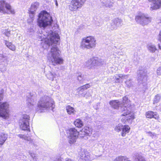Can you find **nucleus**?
Segmentation results:
<instances>
[{"label":"nucleus","instance_id":"31","mask_svg":"<svg viewBox=\"0 0 161 161\" xmlns=\"http://www.w3.org/2000/svg\"><path fill=\"white\" fill-rule=\"evenodd\" d=\"M74 124L76 127L79 128H80L83 125L82 122L80 119H76L74 122Z\"/></svg>","mask_w":161,"mask_h":161},{"label":"nucleus","instance_id":"12","mask_svg":"<svg viewBox=\"0 0 161 161\" xmlns=\"http://www.w3.org/2000/svg\"><path fill=\"white\" fill-rule=\"evenodd\" d=\"M130 129V127L128 125H123L121 124H119L116 125L114 130L118 132L121 131V136L123 137H124L126 134L129 132Z\"/></svg>","mask_w":161,"mask_h":161},{"label":"nucleus","instance_id":"2","mask_svg":"<svg viewBox=\"0 0 161 161\" xmlns=\"http://www.w3.org/2000/svg\"><path fill=\"white\" fill-rule=\"evenodd\" d=\"M53 21L51 16L46 11H42L39 14L37 22L40 27L45 28L50 25Z\"/></svg>","mask_w":161,"mask_h":161},{"label":"nucleus","instance_id":"55","mask_svg":"<svg viewBox=\"0 0 161 161\" xmlns=\"http://www.w3.org/2000/svg\"><path fill=\"white\" fill-rule=\"evenodd\" d=\"M62 161L61 159V158H58V161Z\"/></svg>","mask_w":161,"mask_h":161},{"label":"nucleus","instance_id":"6","mask_svg":"<svg viewBox=\"0 0 161 161\" xmlns=\"http://www.w3.org/2000/svg\"><path fill=\"white\" fill-rule=\"evenodd\" d=\"M123 102L119 101L118 100H114L111 101L109 102V104L111 107L115 109H118L119 107H121V110L125 109H127L126 105L128 103V100L126 97H123Z\"/></svg>","mask_w":161,"mask_h":161},{"label":"nucleus","instance_id":"54","mask_svg":"<svg viewBox=\"0 0 161 161\" xmlns=\"http://www.w3.org/2000/svg\"><path fill=\"white\" fill-rule=\"evenodd\" d=\"M158 47H159V49H161V47L160 46L159 44L158 45Z\"/></svg>","mask_w":161,"mask_h":161},{"label":"nucleus","instance_id":"17","mask_svg":"<svg viewBox=\"0 0 161 161\" xmlns=\"http://www.w3.org/2000/svg\"><path fill=\"white\" fill-rule=\"evenodd\" d=\"M152 3L150 9L155 10L159 8L161 6V0H148Z\"/></svg>","mask_w":161,"mask_h":161},{"label":"nucleus","instance_id":"53","mask_svg":"<svg viewBox=\"0 0 161 161\" xmlns=\"http://www.w3.org/2000/svg\"><path fill=\"white\" fill-rule=\"evenodd\" d=\"M119 78H116V82H119Z\"/></svg>","mask_w":161,"mask_h":161},{"label":"nucleus","instance_id":"22","mask_svg":"<svg viewBox=\"0 0 161 161\" xmlns=\"http://www.w3.org/2000/svg\"><path fill=\"white\" fill-rule=\"evenodd\" d=\"M146 117L147 118L151 119L155 118L158 119L159 118L158 115L156 112H153L152 111H148L146 114Z\"/></svg>","mask_w":161,"mask_h":161},{"label":"nucleus","instance_id":"46","mask_svg":"<svg viewBox=\"0 0 161 161\" xmlns=\"http://www.w3.org/2000/svg\"><path fill=\"white\" fill-rule=\"evenodd\" d=\"M85 87V88L86 89H87V88H89L90 87V85L89 84H87L85 85H84Z\"/></svg>","mask_w":161,"mask_h":161},{"label":"nucleus","instance_id":"40","mask_svg":"<svg viewBox=\"0 0 161 161\" xmlns=\"http://www.w3.org/2000/svg\"><path fill=\"white\" fill-rule=\"evenodd\" d=\"M118 77L122 79H126L128 78V75H124L122 74H119L118 75Z\"/></svg>","mask_w":161,"mask_h":161},{"label":"nucleus","instance_id":"16","mask_svg":"<svg viewBox=\"0 0 161 161\" xmlns=\"http://www.w3.org/2000/svg\"><path fill=\"white\" fill-rule=\"evenodd\" d=\"M92 130L91 128L89 127H85L84 128L82 129L78 132V135L80 137L84 138L85 136L90 135L91 134Z\"/></svg>","mask_w":161,"mask_h":161},{"label":"nucleus","instance_id":"15","mask_svg":"<svg viewBox=\"0 0 161 161\" xmlns=\"http://www.w3.org/2000/svg\"><path fill=\"white\" fill-rule=\"evenodd\" d=\"M92 130L91 128L89 127H85L84 128L82 129L78 132V135L80 137L84 138L85 136L90 135L91 134Z\"/></svg>","mask_w":161,"mask_h":161},{"label":"nucleus","instance_id":"13","mask_svg":"<svg viewBox=\"0 0 161 161\" xmlns=\"http://www.w3.org/2000/svg\"><path fill=\"white\" fill-rule=\"evenodd\" d=\"M124 113L122 114L123 117L121 119V121L124 123L127 124V123H130V120L134 119V116L132 115L130 112L127 109H125L123 110Z\"/></svg>","mask_w":161,"mask_h":161},{"label":"nucleus","instance_id":"32","mask_svg":"<svg viewBox=\"0 0 161 161\" xmlns=\"http://www.w3.org/2000/svg\"><path fill=\"white\" fill-rule=\"evenodd\" d=\"M56 75L54 72L52 73L51 72H49L47 75H46V76L47 78L49 80L52 81L53 80L54 78Z\"/></svg>","mask_w":161,"mask_h":161},{"label":"nucleus","instance_id":"10","mask_svg":"<svg viewBox=\"0 0 161 161\" xmlns=\"http://www.w3.org/2000/svg\"><path fill=\"white\" fill-rule=\"evenodd\" d=\"M8 104L7 102L0 103V116L5 119L9 117Z\"/></svg>","mask_w":161,"mask_h":161},{"label":"nucleus","instance_id":"8","mask_svg":"<svg viewBox=\"0 0 161 161\" xmlns=\"http://www.w3.org/2000/svg\"><path fill=\"white\" fill-rule=\"evenodd\" d=\"M30 118L29 115L24 114L22 116L19 122L20 127L22 130L30 131L29 123Z\"/></svg>","mask_w":161,"mask_h":161},{"label":"nucleus","instance_id":"47","mask_svg":"<svg viewBox=\"0 0 161 161\" xmlns=\"http://www.w3.org/2000/svg\"><path fill=\"white\" fill-rule=\"evenodd\" d=\"M158 36V40L161 42V30L159 32Z\"/></svg>","mask_w":161,"mask_h":161},{"label":"nucleus","instance_id":"35","mask_svg":"<svg viewBox=\"0 0 161 161\" xmlns=\"http://www.w3.org/2000/svg\"><path fill=\"white\" fill-rule=\"evenodd\" d=\"M86 75H82L81 74L77 76V79L80 81L82 80H85L86 79Z\"/></svg>","mask_w":161,"mask_h":161},{"label":"nucleus","instance_id":"42","mask_svg":"<svg viewBox=\"0 0 161 161\" xmlns=\"http://www.w3.org/2000/svg\"><path fill=\"white\" fill-rule=\"evenodd\" d=\"M157 74L158 75H161V66L157 69Z\"/></svg>","mask_w":161,"mask_h":161},{"label":"nucleus","instance_id":"30","mask_svg":"<svg viewBox=\"0 0 161 161\" xmlns=\"http://www.w3.org/2000/svg\"><path fill=\"white\" fill-rule=\"evenodd\" d=\"M5 41V45L7 47H8L9 49L12 51L15 50V47L12 43L11 42H9L6 40Z\"/></svg>","mask_w":161,"mask_h":161},{"label":"nucleus","instance_id":"21","mask_svg":"<svg viewBox=\"0 0 161 161\" xmlns=\"http://www.w3.org/2000/svg\"><path fill=\"white\" fill-rule=\"evenodd\" d=\"M93 58H91L85 63V66L89 69H92L95 68Z\"/></svg>","mask_w":161,"mask_h":161},{"label":"nucleus","instance_id":"58","mask_svg":"<svg viewBox=\"0 0 161 161\" xmlns=\"http://www.w3.org/2000/svg\"><path fill=\"white\" fill-rule=\"evenodd\" d=\"M86 94H87V93H86Z\"/></svg>","mask_w":161,"mask_h":161},{"label":"nucleus","instance_id":"52","mask_svg":"<svg viewBox=\"0 0 161 161\" xmlns=\"http://www.w3.org/2000/svg\"><path fill=\"white\" fill-rule=\"evenodd\" d=\"M66 161H74L72 160H71L70 159L66 158Z\"/></svg>","mask_w":161,"mask_h":161},{"label":"nucleus","instance_id":"49","mask_svg":"<svg viewBox=\"0 0 161 161\" xmlns=\"http://www.w3.org/2000/svg\"><path fill=\"white\" fill-rule=\"evenodd\" d=\"M31 14L30 15V17L32 19L34 17V12L33 13H32L31 12H30Z\"/></svg>","mask_w":161,"mask_h":161},{"label":"nucleus","instance_id":"24","mask_svg":"<svg viewBox=\"0 0 161 161\" xmlns=\"http://www.w3.org/2000/svg\"><path fill=\"white\" fill-rule=\"evenodd\" d=\"M147 47L149 52L151 53H154L158 50L156 46L152 43L148 44L147 45Z\"/></svg>","mask_w":161,"mask_h":161},{"label":"nucleus","instance_id":"33","mask_svg":"<svg viewBox=\"0 0 161 161\" xmlns=\"http://www.w3.org/2000/svg\"><path fill=\"white\" fill-rule=\"evenodd\" d=\"M78 90H79V93L80 94L81 96L83 97H86V94H84V93H81V92H83L85 90H86L85 87L83 85L82 86H80L78 88Z\"/></svg>","mask_w":161,"mask_h":161},{"label":"nucleus","instance_id":"56","mask_svg":"<svg viewBox=\"0 0 161 161\" xmlns=\"http://www.w3.org/2000/svg\"><path fill=\"white\" fill-rule=\"evenodd\" d=\"M160 22L161 23V19L160 20Z\"/></svg>","mask_w":161,"mask_h":161},{"label":"nucleus","instance_id":"27","mask_svg":"<svg viewBox=\"0 0 161 161\" xmlns=\"http://www.w3.org/2000/svg\"><path fill=\"white\" fill-rule=\"evenodd\" d=\"M7 138V135L3 133L0 134V145L3 144Z\"/></svg>","mask_w":161,"mask_h":161},{"label":"nucleus","instance_id":"57","mask_svg":"<svg viewBox=\"0 0 161 161\" xmlns=\"http://www.w3.org/2000/svg\"><path fill=\"white\" fill-rule=\"evenodd\" d=\"M86 94H87V93H86Z\"/></svg>","mask_w":161,"mask_h":161},{"label":"nucleus","instance_id":"7","mask_svg":"<svg viewBox=\"0 0 161 161\" xmlns=\"http://www.w3.org/2000/svg\"><path fill=\"white\" fill-rule=\"evenodd\" d=\"M0 12L13 14L14 13V10L10 5L4 0L0 1Z\"/></svg>","mask_w":161,"mask_h":161},{"label":"nucleus","instance_id":"50","mask_svg":"<svg viewBox=\"0 0 161 161\" xmlns=\"http://www.w3.org/2000/svg\"><path fill=\"white\" fill-rule=\"evenodd\" d=\"M5 35L6 36L8 37L10 35V32H7L5 33Z\"/></svg>","mask_w":161,"mask_h":161},{"label":"nucleus","instance_id":"26","mask_svg":"<svg viewBox=\"0 0 161 161\" xmlns=\"http://www.w3.org/2000/svg\"><path fill=\"white\" fill-rule=\"evenodd\" d=\"M66 110L68 114L69 115H74L76 112L74 108L70 105H68L66 107Z\"/></svg>","mask_w":161,"mask_h":161},{"label":"nucleus","instance_id":"29","mask_svg":"<svg viewBox=\"0 0 161 161\" xmlns=\"http://www.w3.org/2000/svg\"><path fill=\"white\" fill-rule=\"evenodd\" d=\"M114 161H131L125 156H119L117 157Z\"/></svg>","mask_w":161,"mask_h":161},{"label":"nucleus","instance_id":"38","mask_svg":"<svg viewBox=\"0 0 161 161\" xmlns=\"http://www.w3.org/2000/svg\"><path fill=\"white\" fill-rule=\"evenodd\" d=\"M0 60L2 61H3L4 62L7 63L8 62V58L7 56H5L4 55H2L1 57V58H0Z\"/></svg>","mask_w":161,"mask_h":161},{"label":"nucleus","instance_id":"37","mask_svg":"<svg viewBox=\"0 0 161 161\" xmlns=\"http://www.w3.org/2000/svg\"><path fill=\"white\" fill-rule=\"evenodd\" d=\"M96 58V61L98 62V63L100 64V66L103 65L105 63V61L104 59L101 58H99L98 57H95Z\"/></svg>","mask_w":161,"mask_h":161},{"label":"nucleus","instance_id":"14","mask_svg":"<svg viewBox=\"0 0 161 161\" xmlns=\"http://www.w3.org/2000/svg\"><path fill=\"white\" fill-rule=\"evenodd\" d=\"M135 19L137 22L143 25L147 24L151 20V19L147 15L144 14L136 16Z\"/></svg>","mask_w":161,"mask_h":161},{"label":"nucleus","instance_id":"48","mask_svg":"<svg viewBox=\"0 0 161 161\" xmlns=\"http://www.w3.org/2000/svg\"><path fill=\"white\" fill-rule=\"evenodd\" d=\"M3 98V94L0 92V101H1Z\"/></svg>","mask_w":161,"mask_h":161},{"label":"nucleus","instance_id":"43","mask_svg":"<svg viewBox=\"0 0 161 161\" xmlns=\"http://www.w3.org/2000/svg\"><path fill=\"white\" fill-rule=\"evenodd\" d=\"M0 70L2 72H4L6 70V66H4L3 68H2L1 65L0 66Z\"/></svg>","mask_w":161,"mask_h":161},{"label":"nucleus","instance_id":"44","mask_svg":"<svg viewBox=\"0 0 161 161\" xmlns=\"http://www.w3.org/2000/svg\"><path fill=\"white\" fill-rule=\"evenodd\" d=\"M146 134H148L150 136H153L155 135V133H153L151 132L150 131H148L146 132Z\"/></svg>","mask_w":161,"mask_h":161},{"label":"nucleus","instance_id":"36","mask_svg":"<svg viewBox=\"0 0 161 161\" xmlns=\"http://www.w3.org/2000/svg\"><path fill=\"white\" fill-rule=\"evenodd\" d=\"M161 96L159 94H157L154 97L153 101V103H158L160 99Z\"/></svg>","mask_w":161,"mask_h":161},{"label":"nucleus","instance_id":"34","mask_svg":"<svg viewBox=\"0 0 161 161\" xmlns=\"http://www.w3.org/2000/svg\"><path fill=\"white\" fill-rule=\"evenodd\" d=\"M126 86L128 88H131L133 86L132 81L131 79H129L127 80L125 82Z\"/></svg>","mask_w":161,"mask_h":161},{"label":"nucleus","instance_id":"51","mask_svg":"<svg viewBox=\"0 0 161 161\" xmlns=\"http://www.w3.org/2000/svg\"><path fill=\"white\" fill-rule=\"evenodd\" d=\"M54 1L55 3V5L57 7H58V3L57 0H54Z\"/></svg>","mask_w":161,"mask_h":161},{"label":"nucleus","instance_id":"23","mask_svg":"<svg viewBox=\"0 0 161 161\" xmlns=\"http://www.w3.org/2000/svg\"><path fill=\"white\" fill-rule=\"evenodd\" d=\"M90 154L89 153L84 152L80 156V158L83 160V161H90L92 159L91 158Z\"/></svg>","mask_w":161,"mask_h":161},{"label":"nucleus","instance_id":"18","mask_svg":"<svg viewBox=\"0 0 161 161\" xmlns=\"http://www.w3.org/2000/svg\"><path fill=\"white\" fill-rule=\"evenodd\" d=\"M122 25V21L117 18L115 19L111 23L110 28L111 30L116 29L117 27L120 26Z\"/></svg>","mask_w":161,"mask_h":161},{"label":"nucleus","instance_id":"3","mask_svg":"<svg viewBox=\"0 0 161 161\" xmlns=\"http://www.w3.org/2000/svg\"><path fill=\"white\" fill-rule=\"evenodd\" d=\"M37 107L40 109H48L53 110L54 105L53 102L49 97L44 96L40 99L37 104Z\"/></svg>","mask_w":161,"mask_h":161},{"label":"nucleus","instance_id":"45","mask_svg":"<svg viewBox=\"0 0 161 161\" xmlns=\"http://www.w3.org/2000/svg\"><path fill=\"white\" fill-rule=\"evenodd\" d=\"M30 154L32 158L33 159H34L36 157L35 154L34 153H30Z\"/></svg>","mask_w":161,"mask_h":161},{"label":"nucleus","instance_id":"25","mask_svg":"<svg viewBox=\"0 0 161 161\" xmlns=\"http://www.w3.org/2000/svg\"><path fill=\"white\" fill-rule=\"evenodd\" d=\"M39 5V3L37 2L32 3L31 5V8L30 9V12H31L32 13H34L38 7Z\"/></svg>","mask_w":161,"mask_h":161},{"label":"nucleus","instance_id":"5","mask_svg":"<svg viewBox=\"0 0 161 161\" xmlns=\"http://www.w3.org/2000/svg\"><path fill=\"white\" fill-rule=\"evenodd\" d=\"M96 40L92 36L85 37L82 40L80 47L82 49H91L94 48L96 46Z\"/></svg>","mask_w":161,"mask_h":161},{"label":"nucleus","instance_id":"28","mask_svg":"<svg viewBox=\"0 0 161 161\" xmlns=\"http://www.w3.org/2000/svg\"><path fill=\"white\" fill-rule=\"evenodd\" d=\"M27 99V101L30 104V105H33L34 100L36 99L35 95L33 96V94L31 95V93Z\"/></svg>","mask_w":161,"mask_h":161},{"label":"nucleus","instance_id":"20","mask_svg":"<svg viewBox=\"0 0 161 161\" xmlns=\"http://www.w3.org/2000/svg\"><path fill=\"white\" fill-rule=\"evenodd\" d=\"M102 7L110 8L113 6L114 2L113 0H100Z\"/></svg>","mask_w":161,"mask_h":161},{"label":"nucleus","instance_id":"19","mask_svg":"<svg viewBox=\"0 0 161 161\" xmlns=\"http://www.w3.org/2000/svg\"><path fill=\"white\" fill-rule=\"evenodd\" d=\"M17 136L20 138L25 141L29 144L35 145L34 140L32 139L30 136L24 134H19Z\"/></svg>","mask_w":161,"mask_h":161},{"label":"nucleus","instance_id":"11","mask_svg":"<svg viewBox=\"0 0 161 161\" xmlns=\"http://www.w3.org/2000/svg\"><path fill=\"white\" fill-rule=\"evenodd\" d=\"M67 134L69 142L70 144H72L75 142V140L78 137L79 133L75 129L71 128L68 131Z\"/></svg>","mask_w":161,"mask_h":161},{"label":"nucleus","instance_id":"39","mask_svg":"<svg viewBox=\"0 0 161 161\" xmlns=\"http://www.w3.org/2000/svg\"><path fill=\"white\" fill-rule=\"evenodd\" d=\"M135 161H145V160L141 156L138 155L136 157Z\"/></svg>","mask_w":161,"mask_h":161},{"label":"nucleus","instance_id":"41","mask_svg":"<svg viewBox=\"0 0 161 161\" xmlns=\"http://www.w3.org/2000/svg\"><path fill=\"white\" fill-rule=\"evenodd\" d=\"M93 58L94 62V64L95 67L100 66V64L98 63V62L95 61L96 58H95V57Z\"/></svg>","mask_w":161,"mask_h":161},{"label":"nucleus","instance_id":"9","mask_svg":"<svg viewBox=\"0 0 161 161\" xmlns=\"http://www.w3.org/2000/svg\"><path fill=\"white\" fill-rule=\"evenodd\" d=\"M86 0H72L69 6V9L71 11H75L81 8Z\"/></svg>","mask_w":161,"mask_h":161},{"label":"nucleus","instance_id":"4","mask_svg":"<svg viewBox=\"0 0 161 161\" xmlns=\"http://www.w3.org/2000/svg\"><path fill=\"white\" fill-rule=\"evenodd\" d=\"M138 77V91H144L147 88V74L146 70H139Z\"/></svg>","mask_w":161,"mask_h":161},{"label":"nucleus","instance_id":"1","mask_svg":"<svg viewBox=\"0 0 161 161\" xmlns=\"http://www.w3.org/2000/svg\"><path fill=\"white\" fill-rule=\"evenodd\" d=\"M47 39L48 41H46V42L49 46L54 44L48 55L47 58L49 61L54 66L62 64L63 60L59 57L60 51L56 45L59 40V35L57 33L51 31L50 34L48 35Z\"/></svg>","mask_w":161,"mask_h":161}]
</instances>
